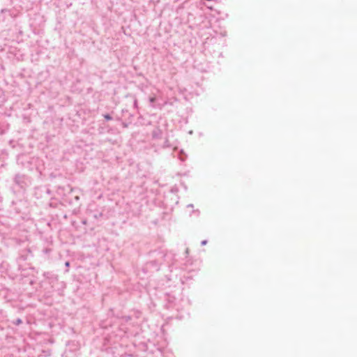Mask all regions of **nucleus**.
<instances>
[{"instance_id":"obj_3","label":"nucleus","mask_w":357,"mask_h":357,"mask_svg":"<svg viewBox=\"0 0 357 357\" xmlns=\"http://www.w3.org/2000/svg\"><path fill=\"white\" fill-rule=\"evenodd\" d=\"M21 323H22L21 319H17V320H16V323H15V324H16L17 325H19V324H21Z\"/></svg>"},{"instance_id":"obj_4","label":"nucleus","mask_w":357,"mask_h":357,"mask_svg":"<svg viewBox=\"0 0 357 357\" xmlns=\"http://www.w3.org/2000/svg\"><path fill=\"white\" fill-rule=\"evenodd\" d=\"M206 243H207V241H206V240H204V241H202V243H201V244H202V245H205Z\"/></svg>"},{"instance_id":"obj_5","label":"nucleus","mask_w":357,"mask_h":357,"mask_svg":"<svg viewBox=\"0 0 357 357\" xmlns=\"http://www.w3.org/2000/svg\"><path fill=\"white\" fill-rule=\"evenodd\" d=\"M65 265H66V266L68 267L70 266L69 261H66Z\"/></svg>"},{"instance_id":"obj_1","label":"nucleus","mask_w":357,"mask_h":357,"mask_svg":"<svg viewBox=\"0 0 357 357\" xmlns=\"http://www.w3.org/2000/svg\"><path fill=\"white\" fill-rule=\"evenodd\" d=\"M104 118H105L106 120H107V121L112 120V116H111L109 114H105V115H104Z\"/></svg>"},{"instance_id":"obj_2","label":"nucleus","mask_w":357,"mask_h":357,"mask_svg":"<svg viewBox=\"0 0 357 357\" xmlns=\"http://www.w3.org/2000/svg\"><path fill=\"white\" fill-rule=\"evenodd\" d=\"M149 101H150L151 103H153L155 101V97H151L149 98Z\"/></svg>"}]
</instances>
